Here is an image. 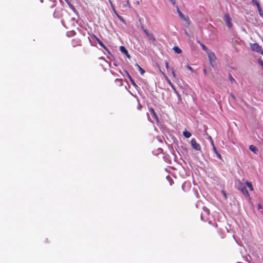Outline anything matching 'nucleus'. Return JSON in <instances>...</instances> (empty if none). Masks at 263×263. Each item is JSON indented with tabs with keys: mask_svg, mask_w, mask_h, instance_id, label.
<instances>
[{
	"mask_svg": "<svg viewBox=\"0 0 263 263\" xmlns=\"http://www.w3.org/2000/svg\"><path fill=\"white\" fill-rule=\"evenodd\" d=\"M238 189L241 191V192L243 193V194L248 197L250 198V195L249 194V192L246 188V187L244 185H243L242 184L240 185V186L239 187Z\"/></svg>",
	"mask_w": 263,
	"mask_h": 263,
	"instance_id": "423d86ee",
	"label": "nucleus"
},
{
	"mask_svg": "<svg viewBox=\"0 0 263 263\" xmlns=\"http://www.w3.org/2000/svg\"><path fill=\"white\" fill-rule=\"evenodd\" d=\"M191 144L192 147L196 151H201V146L200 145L197 143L196 140L195 139H192L191 141Z\"/></svg>",
	"mask_w": 263,
	"mask_h": 263,
	"instance_id": "20e7f679",
	"label": "nucleus"
},
{
	"mask_svg": "<svg viewBox=\"0 0 263 263\" xmlns=\"http://www.w3.org/2000/svg\"><path fill=\"white\" fill-rule=\"evenodd\" d=\"M142 30L144 31V32L146 34V36L149 33V32L148 31V30L147 29L142 28Z\"/></svg>",
	"mask_w": 263,
	"mask_h": 263,
	"instance_id": "a878e982",
	"label": "nucleus"
},
{
	"mask_svg": "<svg viewBox=\"0 0 263 263\" xmlns=\"http://www.w3.org/2000/svg\"><path fill=\"white\" fill-rule=\"evenodd\" d=\"M165 66L167 69H169V65L168 62L166 61H165Z\"/></svg>",
	"mask_w": 263,
	"mask_h": 263,
	"instance_id": "bb28decb",
	"label": "nucleus"
},
{
	"mask_svg": "<svg viewBox=\"0 0 263 263\" xmlns=\"http://www.w3.org/2000/svg\"><path fill=\"white\" fill-rule=\"evenodd\" d=\"M231 96L232 97V98H233L234 99H235V96H234L233 95L231 94Z\"/></svg>",
	"mask_w": 263,
	"mask_h": 263,
	"instance_id": "e433bc0d",
	"label": "nucleus"
},
{
	"mask_svg": "<svg viewBox=\"0 0 263 263\" xmlns=\"http://www.w3.org/2000/svg\"><path fill=\"white\" fill-rule=\"evenodd\" d=\"M170 1L171 2V3L173 4V5H175L176 4V1L175 0H170Z\"/></svg>",
	"mask_w": 263,
	"mask_h": 263,
	"instance_id": "7c9ffc66",
	"label": "nucleus"
},
{
	"mask_svg": "<svg viewBox=\"0 0 263 263\" xmlns=\"http://www.w3.org/2000/svg\"><path fill=\"white\" fill-rule=\"evenodd\" d=\"M229 79L231 83H236L235 80L230 73L229 74Z\"/></svg>",
	"mask_w": 263,
	"mask_h": 263,
	"instance_id": "6ab92c4d",
	"label": "nucleus"
},
{
	"mask_svg": "<svg viewBox=\"0 0 263 263\" xmlns=\"http://www.w3.org/2000/svg\"><path fill=\"white\" fill-rule=\"evenodd\" d=\"M172 75L173 76L174 78H176V74L175 72V71L173 69H172Z\"/></svg>",
	"mask_w": 263,
	"mask_h": 263,
	"instance_id": "393cba45",
	"label": "nucleus"
},
{
	"mask_svg": "<svg viewBox=\"0 0 263 263\" xmlns=\"http://www.w3.org/2000/svg\"><path fill=\"white\" fill-rule=\"evenodd\" d=\"M203 72H204V74H206L207 71H206V69H203Z\"/></svg>",
	"mask_w": 263,
	"mask_h": 263,
	"instance_id": "72a5a7b5",
	"label": "nucleus"
},
{
	"mask_svg": "<svg viewBox=\"0 0 263 263\" xmlns=\"http://www.w3.org/2000/svg\"><path fill=\"white\" fill-rule=\"evenodd\" d=\"M246 184L247 185V186L249 187V189H250V191H253V187L251 182L246 181Z\"/></svg>",
	"mask_w": 263,
	"mask_h": 263,
	"instance_id": "f3484780",
	"label": "nucleus"
},
{
	"mask_svg": "<svg viewBox=\"0 0 263 263\" xmlns=\"http://www.w3.org/2000/svg\"><path fill=\"white\" fill-rule=\"evenodd\" d=\"M147 37L150 41H152L153 42H155L156 41L155 38L152 33H149V34H148Z\"/></svg>",
	"mask_w": 263,
	"mask_h": 263,
	"instance_id": "4468645a",
	"label": "nucleus"
},
{
	"mask_svg": "<svg viewBox=\"0 0 263 263\" xmlns=\"http://www.w3.org/2000/svg\"><path fill=\"white\" fill-rule=\"evenodd\" d=\"M136 66L138 67V70H139L141 75H143L145 73V70L142 69L139 64H136Z\"/></svg>",
	"mask_w": 263,
	"mask_h": 263,
	"instance_id": "a211bd4d",
	"label": "nucleus"
},
{
	"mask_svg": "<svg viewBox=\"0 0 263 263\" xmlns=\"http://www.w3.org/2000/svg\"><path fill=\"white\" fill-rule=\"evenodd\" d=\"M224 20L225 21L228 27L231 28L232 27V23L231 22V18L228 13H227L224 16Z\"/></svg>",
	"mask_w": 263,
	"mask_h": 263,
	"instance_id": "39448f33",
	"label": "nucleus"
},
{
	"mask_svg": "<svg viewBox=\"0 0 263 263\" xmlns=\"http://www.w3.org/2000/svg\"><path fill=\"white\" fill-rule=\"evenodd\" d=\"M222 194H223V196L224 197L225 199L227 198V194L224 191H222Z\"/></svg>",
	"mask_w": 263,
	"mask_h": 263,
	"instance_id": "c85d7f7f",
	"label": "nucleus"
},
{
	"mask_svg": "<svg viewBox=\"0 0 263 263\" xmlns=\"http://www.w3.org/2000/svg\"><path fill=\"white\" fill-rule=\"evenodd\" d=\"M141 107H142V106L140 104H139L138 106V109L140 110Z\"/></svg>",
	"mask_w": 263,
	"mask_h": 263,
	"instance_id": "473e14b6",
	"label": "nucleus"
},
{
	"mask_svg": "<svg viewBox=\"0 0 263 263\" xmlns=\"http://www.w3.org/2000/svg\"><path fill=\"white\" fill-rule=\"evenodd\" d=\"M211 143H212V146H213V150L214 152L216 154V156H217V157H218L219 159L221 160V159H222L221 156L220 154V153H219L217 151L216 148V147H215V146H214V142H213V141L212 140H211Z\"/></svg>",
	"mask_w": 263,
	"mask_h": 263,
	"instance_id": "1a4fd4ad",
	"label": "nucleus"
},
{
	"mask_svg": "<svg viewBox=\"0 0 263 263\" xmlns=\"http://www.w3.org/2000/svg\"><path fill=\"white\" fill-rule=\"evenodd\" d=\"M250 48L253 51L263 54V51L262 50L261 47L257 43L251 44Z\"/></svg>",
	"mask_w": 263,
	"mask_h": 263,
	"instance_id": "f257e3e1",
	"label": "nucleus"
},
{
	"mask_svg": "<svg viewBox=\"0 0 263 263\" xmlns=\"http://www.w3.org/2000/svg\"><path fill=\"white\" fill-rule=\"evenodd\" d=\"M95 39L96 40V41L98 42V44L100 45V46H101L102 48H103L109 54H110V52L108 50V49L107 48V47L103 43V42L100 41V40L96 36L94 35Z\"/></svg>",
	"mask_w": 263,
	"mask_h": 263,
	"instance_id": "0eeeda50",
	"label": "nucleus"
},
{
	"mask_svg": "<svg viewBox=\"0 0 263 263\" xmlns=\"http://www.w3.org/2000/svg\"><path fill=\"white\" fill-rule=\"evenodd\" d=\"M257 208L258 210L260 209L261 208V205L260 204H258Z\"/></svg>",
	"mask_w": 263,
	"mask_h": 263,
	"instance_id": "2f4dec72",
	"label": "nucleus"
},
{
	"mask_svg": "<svg viewBox=\"0 0 263 263\" xmlns=\"http://www.w3.org/2000/svg\"><path fill=\"white\" fill-rule=\"evenodd\" d=\"M186 68L187 69H189L190 71H192V72H193L194 71V70L189 65H187L186 66Z\"/></svg>",
	"mask_w": 263,
	"mask_h": 263,
	"instance_id": "b1692460",
	"label": "nucleus"
},
{
	"mask_svg": "<svg viewBox=\"0 0 263 263\" xmlns=\"http://www.w3.org/2000/svg\"><path fill=\"white\" fill-rule=\"evenodd\" d=\"M149 111L150 112V113L152 114V116L156 118L157 120H158V117L157 116V115L155 113V110L153 108H151L149 109Z\"/></svg>",
	"mask_w": 263,
	"mask_h": 263,
	"instance_id": "ddd939ff",
	"label": "nucleus"
},
{
	"mask_svg": "<svg viewBox=\"0 0 263 263\" xmlns=\"http://www.w3.org/2000/svg\"><path fill=\"white\" fill-rule=\"evenodd\" d=\"M177 11L178 13V15L179 17L183 20L184 21L186 22L189 25L190 24V20L188 16H185L180 11L179 9V8L178 7H177Z\"/></svg>",
	"mask_w": 263,
	"mask_h": 263,
	"instance_id": "f03ea898",
	"label": "nucleus"
},
{
	"mask_svg": "<svg viewBox=\"0 0 263 263\" xmlns=\"http://www.w3.org/2000/svg\"><path fill=\"white\" fill-rule=\"evenodd\" d=\"M208 57H209V61L210 62L211 65L212 66H213L212 65V62L214 61L216 59V57H215V54L213 53H209Z\"/></svg>",
	"mask_w": 263,
	"mask_h": 263,
	"instance_id": "9b49d317",
	"label": "nucleus"
},
{
	"mask_svg": "<svg viewBox=\"0 0 263 263\" xmlns=\"http://www.w3.org/2000/svg\"><path fill=\"white\" fill-rule=\"evenodd\" d=\"M218 233L219 234H221V232L220 231H218Z\"/></svg>",
	"mask_w": 263,
	"mask_h": 263,
	"instance_id": "58836bf2",
	"label": "nucleus"
},
{
	"mask_svg": "<svg viewBox=\"0 0 263 263\" xmlns=\"http://www.w3.org/2000/svg\"><path fill=\"white\" fill-rule=\"evenodd\" d=\"M255 5H256V6H257V9L258 8V7H261V6H260V4L259 3V2H258L256 1V2H255Z\"/></svg>",
	"mask_w": 263,
	"mask_h": 263,
	"instance_id": "c756f323",
	"label": "nucleus"
},
{
	"mask_svg": "<svg viewBox=\"0 0 263 263\" xmlns=\"http://www.w3.org/2000/svg\"><path fill=\"white\" fill-rule=\"evenodd\" d=\"M173 49L174 50V51L175 52H176L177 53H178V54H180L181 53H182V50L181 49H180L177 46H174L173 48Z\"/></svg>",
	"mask_w": 263,
	"mask_h": 263,
	"instance_id": "2eb2a0df",
	"label": "nucleus"
},
{
	"mask_svg": "<svg viewBox=\"0 0 263 263\" xmlns=\"http://www.w3.org/2000/svg\"><path fill=\"white\" fill-rule=\"evenodd\" d=\"M258 10L259 13V15L263 18V10H262L261 7H258Z\"/></svg>",
	"mask_w": 263,
	"mask_h": 263,
	"instance_id": "4be33fe9",
	"label": "nucleus"
},
{
	"mask_svg": "<svg viewBox=\"0 0 263 263\" xmlns=\"http://www.w3.org/2000/svg\"><path fill=\"white\" fill-rule=\"evenodd\" d=\"M183 135L186 138H189L191 136V133L186 130L183 132Z\"/></svg>",
	"mask_w": 263,
	"mask_h": 263,
	"instance_id": "dca6fc26",
	"label": "nucleus"
},
{
	"mask_svg": "<svg viewBox=\"0 0 263 263\" xmlns=\"http://www.w3.org/2000/svg\"><path fill=\"white\" fill-rule=\"evenodd\" d=\"M113 10H114L115 13L116 14V15H117V14H118V13L116 12V11L114 8H113Z\"/></svg>",
	"mask_w": 263,
	"mask_h": 263,
	"instance_id": "f704fd0d",
	"label": "nucleus"
},
{
	"mask_svg": "<svg viewBox=\"0 0 263 263\" xmlns=\"http://www.w3.org/2000/svg\"><path fill=\"white\" fill-rule=\"evenodd\" d=\"M259 64L261 66L262 68H263V61L260 59L258 60Z\"/></svg>",
	"mask_w": 263,
	"mask_h": 263,
	"instance_id": "cd10ccee",
	"label": "nucleus"
},
{
	"mask_svg": "<svg viewBox=\"0 0 263 263\" xmlns=\"http://www.w3.org/2000/svg\"><path fill=\"white\" fill-rule=\"evenodd\" d=\"M120 50L123 53L125 54V55L127 58H128V59L130 58V55L128 54V51L124 46H120Z\"/></svg>",
	"mask_w": 263,
	"mask_h": 263,
	"instance_id": "6e6552de",
	"label": "nucleus"
},
{
	"mask_svg": "<svg viewBox=\"0 0 263 263\" xmlns=\"http://www.w3.org/2000/svg\"><path fill=\"white\" fill-rule=\"evenodd\" d=\"M200 46L202 49V50H203L204 51H206V52L209 53V49L208 48L206 47V46H205L204 45H203V44H200Z\"/></svg>",
	"mask_w": 263,
	"mask_h": 263,
	"instance_id": "aec40b11",
	"label": "nucleus"
},
{
	"mask_svg": "<svg viewBox=\"0 0 263 263\" xmlns=\"http://www.w3.org/2000/svg\"><path fill=\"white\" fill-rule=\"evenodd\" d=\"M71 45L73 47L82 45L81 40L78 37H75L71 40Z\"/></svg>",
	"mask_w": 263,
	"mask_h": 263,
	"instance_id": "7ed1b4c3",
	"label": "nucleus"
},
{
	"mask_svg": "<svg viewBox=\"0 0 263 263\" xmlns=\"http://www.w3.org/2000/svg\"><path fill=\"white\" fill-rule=\"evenodd\" d=\"M117 16L121 22L124 24L125 23V20L122 16H120L119 14H117Z\"/></svg>",
	"mask_w": 263,
	"mask_h": 263,
	"instance_id": "412c9836",
	"label": "nucleus"
},
{
	"mask_svg": "<svg viewBox=\"0 0 263 263\" xmlns=\"http://www.w3.org/2000/svg\"><path fill=\"white\" fill-rule=\"evenodd\" d=\"M127 4H128V5H129V6L130 5V4H129V2L128 0H127Z\"/></svg>",
	"mask_w": 263,
	"mask_h": 263,
	"instance_id": "4c0bfd02",
	"label": "nucleus"
},
{
	"mask_svg": "<svg viewBox=\"0 0 263 263\" xmlns=\"http://www.w3.org/2000/svg\"><path fill=\"white\" fill-rule=\"evenodd\" d=\"M249 149L252 152H253L254 154H257V153L258 152L257 147L253 145H251L249 146Z\"/></svg>",
	"mask_w": 263,
	"mask_h": 263,
	"instance_id": "f8f14e48",
	"label": "nucleus"
},
{
	"mask_svg": "<svg viewBox=\"0 0 263 263\" xmlns=\"http://www.w3.org/2000/svg\"><path fill=\"white\" fill-rule=\"evenodd\" d=\"M128 78H129L130 79V81L132 83V84L134 85V86H137L134 80L132 78V77L129 76V74H128Z\"/></svg>",
	"mask_w": 263,
	"mask_h": 263,
	"instance_id": "5701e85b",
	"label": "nucleus"
},
{
	"mask_svg": "<svg viewBox=\"0 0 263 263\" xmlns=\"http://www.w3.org/2000/svg\"><path fill=\"white\" fill-rule=\"evenodd\" d=\"M166 80L168 82V83L170 84V85L171 86V87L173 89V90H174L175 93L177 95V96L180 98V94L178 93V92L176 90L175 86H174V85L172 83V82H171V81L168 79H166Z\"/></svg>",
	"mask_w": 263,
	"mask_h": 263,
	"instance_id": "9d476101",
	"label": "nucleus"
},
{
	"mask_svg": "<svg viewBox=\"0 0 263 263\" xmlns=\"http://www.w3.org/2000/svg\"><path fill=\"white\" fill-rule=\"evenodd\" d=\"M214 227L216 229L217 228V224H215L213 225Z\"/></svg>",
	"mask_w": 263,
	"mask_h": 263,
	"instance_id": "c9c22d12",
	"label": "nucleus"
}]
</instances>
